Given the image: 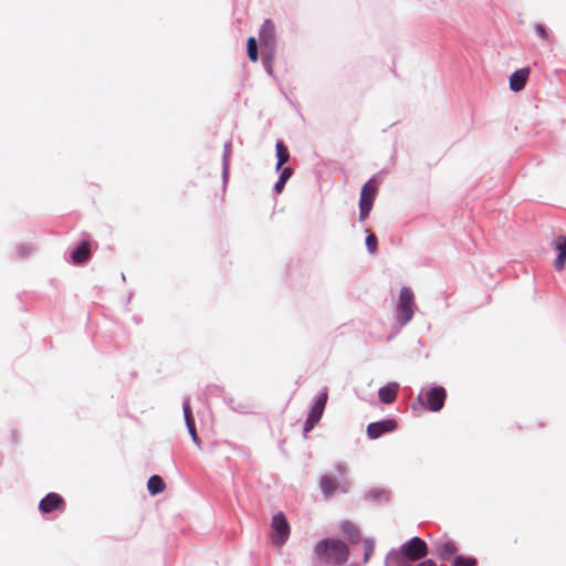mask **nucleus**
Masks as SVG:
<instances>
[{
	"label": "nucleus",
	"mask_w": 566,
	"mask_h": 566,
	"mask_svg": "<svg viewBox=\"0 0 566 566\" xmlns=\"http://www.w3.org/2000/svg\"><path fill=\"white\" fill-rule=\"evenodd\" d=\"M315 554L322 563L340 566L348 560L349 548L340 539L326 538L316 544Z\"/></svg>",
	"instance_id": "f257e3e1"
},
{
	"label": "nucleus",
	"mask_w": 566,
	"mask_h": 566,
	"mask_svg": "<svg viewBox=\"0 0 566 566\" xmlns=\"http://www.w3.org/2000/svg\"><path fill=\"white\" fill-rule=\"evenodd\" d=\"M428 545L420 537H412L410 541L400 546L398 552L388 555L386 559L387 566H398L402 562H417L428 555Z\"/></svg>",
	"instance_id": "f03ea898"
},
{
	"label": "nucleus",
	"mask_w": 566,
	"mask_h": 566,
	"mask_svg": "<svg viewBox=\"0 0 566 566\" xmlns=\"http://www.w3.org/2000/svg\"><path fill=\"white\" fill-rule=\"evenodd\" d=\"M415 295L411 289L402 287L399 293V300L397 304V319L400 325L409 323L415 313Z\"/></svg>",
	"instance_id": "7ed1b4c3"
},
{
	"label": "nucleus",
	"mask_w": 566,
	"mask_h": 566,
	"mask_svg": "<svg viewBox=\"0 0 566 566\" xmlns=\"http://www.w3.org/2000/svg\"><path fill=\"white\" fill-rule=\"evenodd\" d=\"M446 398L447 391L440 386L426 390L419 397L421 403L432 412H437L443 408Z\"/></svg>",
	"instance_id": "20e7f679"
},
{
	"label": "nucleus",
	"mask_w": 566,
	"mask_h": 566,
	"mask_svg": "<svg viewBox=\"0 0 566 566\" xmlns=\"http://www.w3.org/2000/svg\"><path fill=\"white\" fill-rule=\"evenodd\" d=\"M328 400L327 389H323L316 397L304 424V432L311 431L321 420Z\"/></svg>",
	"instance_id": "39448f33"
},
{
	"label": "nucleus",
	"mask_w": 566,
	"mask_h": 566,
	"mask_svg": "<svg viewBox=\"0 0 566 566\" xmlns=\"http://www.w3.org/2000/svg\"><path fill=\"white\" fill-rule=\"evenodd\" d=\"M271 528L273 543L276 546H282L290 536V524L282 512L272 517Z\"/></svg>",
	"instance_id": "423d86ee"
},
{
	"label": "nucleus",
	"mask_w": 566,
	"mask_h": 566,
	"mask_svg": "<svg viewBox=\"0 0 566 566\" xmlns=\"http://www.w3.org/2000/svg\"><path fill=\"white\" fill-rule=\"evenodd\" d=\"M378 190L374 179L368 180L361 188L359 208L360 212H370Z\"/></svg>",
	"instance_id": "0eeeda50"
},
{
	"label": "nucleus",
	"mask_w": 566,
	"mask_h": 566,
	"mask_svg": "<svg viewBox=\"0 0 566 566\" xmlns=\"http://www.w3.org/2000/svg\"><path fill=\"white\" fill-rule=\"evenodd\" d=\"M64 507V499L55 492L49 493L44 499L40 501L39 504V510L44 514H49L54 511H62Z\"/></svg>",
	"instance_id": "6e6552de"
},
{
	"label": "nucleus",
	"mask_w": 566,
	"mask_h": 566,
	"mask_svg": "<svg viewBox=\"0 0 566 566\" xmlns=\"http://www.w3.org/2000/svg\"><path fill=\"white\" fill-rule=\"evenodd\" d=\"M397 428V422L394 419H385L382 421L373 422L367 426V436L370 439H378L387 432H391Z\"/></svg>",
	"instance_id": "1a4fd4ad"
},
{
	"label": "nucleus",
	"mask_w": 566,
	"mask_h": 566,
	"mask_svg": "<svg viewBox=\"0 0 566 566\" xmlns=\"http://www.w3.org/2000/svg\"><path fill=\"white\" fill-rule=\"evenodd\" d=\"M260 42L269 50H273L275 45V25L271 20H265L261 25L259 33Z\"/></svg>",
	"instance_id": "9d476101"
},
{
	"label": "nucleus",
	"mask_w": 566,
	"mask_h": 566,
	"mask_svg": "<svg viewBox=\"0 0 566 566\" xmlns=\"http://www.w3.org/2000/svg\"><path fill=\"white\" fill-rule=\"evenodd\" d=\"M554 248L558 252L557 258L554 261V268L560 272L566 266V237L559 234L554 240Z\"/></svg>",
	"instance_id": "9b49d317"
},
{
	"label": "nucleus",
	"mask_w": 566,
	"mask_h": 566,
	"mask_svg": "<svg viewBox=\"0 0 566 566\" xmlns=\"http://www.w3.org/2000/svg\"><path fill=\"white\" fill-rule=\"evenodd\" d=\"M530 76V69L524 67L515 71L510 77V88L513 92H520L525 87Z\"/></svg>",
	"instance_id": "f8f14e48"
},
{
	"label": "nucleus",
	"mask_w": 566,
	"mask_h": 566,
	"mask_svg": "<svg viewBox=\"0 0 566 566\" xmlns=\"http://www.w3.org/2000/svg\"><path fill=\"white\" fill-rule=\"evenodd\" d=\"M437 554L441 559L448 560L458 552V547L452 541L436 543Z\"/></svg>",
	"instance_id": "ddd939ff"
},
{
	"label": "nucleus",
	"mask_w": 566,
	"mask_h": 566,
	"mask_svg": "<svg viewBox=\"0 0 566 566\" xmlns=\"http://www.w3.org/2000/svg\"><path fill=\"white\" fill-rule=\"evenodd\" d=\"M398 389H399V385L395 384V382L389 384L385 387H381L378 390L379 400L386 405L392 403L397 398Z\"/></svg>",
	"instance_id": "4468645a"
},
{
	"label": "nucleus",
	"mask_w": 566,
	"mask_h": 566,
	"mask_svg": "<svg viewBox=\"0 0 566 566\" xmlns=\"http://www.w3.org/2000/svg\"><path fill=\"white\" fill-rule=\"evenodd\" d=\"M340 486L343 488L344 491H346L342 483L331 475H324L321 479V489L326 497L333 495Z\"/></svg>",
	"instance_id": "2eb2a0df"
},
{
	"label": "nucleus",
	"mask_w": 566,
	"mask_h": 566,
	"mask_svg": "<svg viewBox=\"0 0 566 566\" xmlns=\"http://www.w3.org/2000/svg\"><path fill=\"white\" fill-rule=\"evenodd\" d=\"M184 415H185L186 424H187L188 431L192 438V441L197 446H199L200 442H199V438L197 434L196 423H195V419L191 413V408H190L189 402L184 403Z\"/></svg>",
	"instance_id": "dca6fc26"
},
{
	"label": "nucleus",
	"mask_w": 566,
	"mask_h": 566,
	"mask_svg": "<svg viewBox=\"0 0 566 566\" xmlns=\"http://www.w3.org/2000/svg\"><path fill=\"white\" fill-rule=\"evenodd\" d=\"M91 251L87 242H82L73 252L72 260L76 264H82L90 259Z\"/></svg>",
	"instance_id": "f3484780"
},
{
	"label": "nucleus",
	"mask_w": 566,
	"mask_h": 566,
	"mask_svg": "<svg viewBox=\"0 0 566 566\" xmlns=\"http://www.w3.org/2000/svg\"><path fill=\"white\" fill-rule=\"evenodd\" d=\"M147 489L151 495H156L165 491L166 484L159 475H153L147 482Z\"/></svg>",
	"instance_id": "a211bd4d"
},
{
	"label": "nucleus",
	"mask_w": 566,
	"mask_h": 566,
	"mask_svg": "<svg viewBox=\"0 0 566 566\" xmlns=\"http://www.w3.org/2000/svg\"><path fill=\"white\" fill-rule=\"evenodd\" d=\"M276 148V157H277V164L276 169H281V167L289 161L290 159V153L286 148V146L283 144V142L279 140L275 145Z\"/></svg>",
	"instance_id": "6ab92c4d"
},
{
	"label": "nucleus",
	"mask_w": 566,
	"mask_h": 566,
	"mask_svg": "<svg viewBox=\"0 0 566 566\" xmlns=\"http://www.w3.org/2000/svg\"><path fill=\"white\" fill-rule=\"evenodd\" d=\"M340 528L343 533L353 542L359 537L358 528L350 522H343Z\"/></svg>",
	"instance_id": "aec40b11"
},
{
	"label": "nucleus",
	"mask_w": 566,
	"mask_h": 566,
	"mask_svg": "<svg viewBox=\"0 0 566 566\" xmlns=\"http://www.w3.org/2000/svg\"><path fill=\"white\" fill-rule=\"evenodd\" d=\"M247 51H248L249 59L252 62H256L258 57H259V53H258V43H256L255 38L251 36L248 39Z\"/></svg>",
	"instance_id": "412c9836"
},
{
	"label": "nucleus",
	"mask_w": 566,
	"mask_h": 566,
	"mask_svg": "<svg viewBox=\"0 0 566 566\" xmlns=\"http://www.w3.org/2000/svg\"><path fill=\"white\" fill-rule=\"evenodd\" d=\"M375 551V541L373 538L364 539V563H368Z\"/></svg>",
	"instance_id": "4be33fe9"
},
{
	"label": "nucleus",
	"mask_w": 566,
	"mask_h": 566,
	"mask_svg": "<svg viewBox=\"0 0 566 566\" xmlns=\"http://www.w3.org/2000/svg\"><path fill=\"white\" fill-rule=\"evenodd\" d=\"M476 559L472 557L457 556L453 566H476Z\"/></svg>",
	"instance_id": "5701e85b"
},
{
	"label": "nucleus",
	"mask_w": 566,
	"mask_h": 566,
	"mask_svg": "<svg viewBox=\"0 0 566 566\" xmlns=\"http://www.w3.org/2000/svg\"><path fill=\"white\" fill-rule=\"evenodd\" d=\"M366 247L370 253H376L377 251V238L373 232H368L366 238Z\"/></svg>",
	"instance_id": "b1692460"
},
{
	"label": "nucleus",
	"mask_w": 566,
	"mask_h": 566,
	"mask_svg": "<svg viewBox=\"0 0 566 566\" xmlns=\"http://www.w3.org/2000/svg\"><path fill=\"white\" fill-rule=\"evenodd\" d=\"M535 32L543 40H548L549 39L548 32H547L546 28L543 24H536L535 25Z\"/></svg>",
	"instance_id": "393cba45"
},
{
	"label": "nucleus",
	"mask_w": 566,
	"mask_h": 566,
	"mask_svg": "<svg viewBox=\"0 0 566 566\" xmlns=\"http://www.w3.org/2000/svg\"><path fill=\"white\" fill-rule=\"evenodd\" d=\"M292 174H293L292 168L291 167H285L281 171L280 179L282 181L286 182L291 178Z\"/></svg>",
	"instance_id": "a878e982"
},
{
	"label": "nucleus",
	"mask_w": 566,
	"mask_h": 566,
	"mask_svg": "<svg viewBox=\"0 0 566 566\" xmlns=\"http://www.w3.org/2000/svg\"><path fill=\"white\" fill-rule=\"evenodd\" d=\"M20 438H21L20 437V432L18 430H15V429L11 430V432H10V441H11V443H13V444L19 443L20 442Z\"/></svg>",
	"instance_id": "bb28decb"
},
{
	"label": "nucleus",
	"mask_w": 566,
	"mask_h": 566,
	"mask_svg": "<svg viewBox=\"0 0 566 566\" xmlns=\"http://www.w3.org/2000/svg\"><path fill=\"white\" fill-rule=\"evenodd\" d=\"M336 471H337V473H338V475H339L340 478H345V475H346V469H345V467H344V465H342V464H337V465H336Z\"/></svg>",
	"instance_id": "cd10ccee"
},
{
	"label": "nucleus",
	"mask_w": 566,
	"mask_h": 566,
	"mask_svg": "<svg viewBox=\"0 0 566 566\" xmlns=\"http://www.w3.org/2000/svg\"><path fill=\"white\" fill-rule=\"evenodd\" d=\"M285 184H286L285 181H282V180L279 178L277 182L275 184V190H276V192H279V193H280V192L282 191V189L284 188Z\"/></svg>",
	"instance_id": "c85d7f7f"
},
{
	"label": "nucleus",
	"mask_w": 566,
	"mask_h": 566,
	"mask_svg": "<svg viewBox=\"0 0 566 566\" xmlns=\"http://www.w3.org/2000/svg\"><path fill=\"white\" fill-rule=\"evenodd\" d=\"M367 216H368V214L361 213V214H360V221H361V222H364Z\"/></svg>",
	"instance_id": "c756f323"
}]
</instances>
